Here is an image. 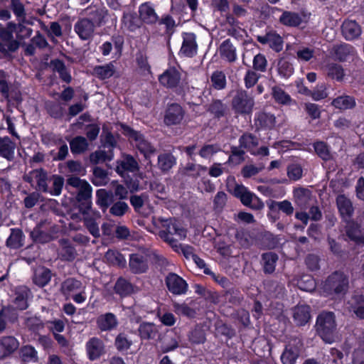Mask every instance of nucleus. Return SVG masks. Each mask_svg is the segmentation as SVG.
Masks as SVG:
<instances>
[{"mask_svg": "<svg viewBox=\"0 0 364 364\" xmlns=\"http://www.w3.org/2000/svg\"><path fill=\"white\" fill-rule=\"evenodd\" d=\"M153 223L159 237L178 252L180 247L178 240L186 238V230L173 219L154 218Z\"/></svg>", "mask_w": 364, "mask_h": 364, "instance_id": "nucleus-1", "label": "nucleus"}, {"mask_svg": "<svg viewBox=\"0 0 364 364\" xmlns=\"http://www.w3.org/2000/svg\"><path fill=\"white\" fill-rule=\"evenodd\" d=\"M316 331L322 340L328 343H332L336 338V328L334 314L331 312H323L316 319Z\"/></svg>", "mask_w": 364, "mask_h": 364, "instance_id": "nucleus-2", "label": "nucleus"}, {"mask_svg": "<svg viewBox=\"0 0 364 364\" xmlns=\"http://www.w3.org/2000/svg\"><path fill=\"white\" fill-rule=\"evenodd\" d=\"M138 168L137 161H120L116 167V171L124 179L127 188L132 192L139 188Z\"/></svg>", "mask_w": 364, "mask_h": 364, "instance_id": "nucleus-3", "label": "nucleus"}, {"mask_svg": "<svg viewBox=\"0 0 364 364\" xmlns=\"http://www.w3.org/2000/svg\"><path fill=\"white\" fill-rule=\"evenodd\" d=\"M86 286L75 278H68L60 285V292L66 299H72L77 304H82L87 299Z\"/></svg>", "mask_w": 364, "mask_h": 364, "instance_id": "nucleus-4", "label": "nucleus"}, {"mask_svg": "<svg viewBox=\"0 0 364 364\" xmlns=\"http://www.w3.org/2000/svg\"><path fill=\"white\" fill-rule=\"evenodd\" d=\"M20 46L17 39L14 38L12 31L5 28L0 29V60L12 58V53L16 52Z\"/></svg>", "mask_w": 364, "mask_h": 364, "instance_id": "nucleus-5", "label": "nucleus"}, {"mask_svg": "<svg viewBox=\"0 0 364 364\" xmlns=\"http://www.w3.org/2000/svg\"><path fill=\"white\" fill-rule=\"evenodd\" d=\"M348 284V281L345 274L341 272H334L323 283V292L327 295L343 293L346 290Z\"/></svg>", "mask_w": 364, "mask_h": 364, "instance_id": "nucleus-6", "label": "nucleus"}, {"mask_svg": "<svg viewBox=\"0 0 364 364\" xmlns=\"http://www.w3.org/2000/svg\"><path fill=\"white\" fill-rule=\"evenodd\" d=\"M255 101L245 90H238L232 99V109L235 114H249L252 112Z\"/></svg>", "mask_w": 364, "mask_h": 364, "instance_id": "nucleus-7", "label": "nucleus"}, {"mask_svg": "<svg viewBox=\"0 0 364 364\" xmlns=\"http://www.w3.org/2000/svg\"><path fill=\"white\" fill-rule=\"evenodd\" d=\"M240 148H244L255 156L264 157L269 155V149L267 146L258 148V139L250 133L243 134L239 139Z\"/></svg>", "mask_w": 364, "mask_h": 364, "instance_id": "nucleus-8", "label": "nucleus"}, {"mask_svg": "<svg viewBox=\"0 0 364 364\" xmlns=\"http://www.w3.org/2000/svg\"><path fill=\"white\" fill-rule=\"evenodd\" d=\"M233 193L237 198L240 199L242 203L246 206L257 210L262 209L264 207L262 201L243 185L236 184Z\"/></svg>", "mask_w": 364, "mask_h": 364, "instance_id": "nucleus-9", "label": "nucleus"}, {"mask_svg": "<svg viewBox=\"0 0 364 364\" xmlns=\"http://www.w3.org/2000/svg\"><path fill=\"white\" fill-rule=\"evenodd\" d=\"M68 185L77 188V200L79 201L84 200L86 207L89 209L90 208V199L92 195L90 185L87 181L75 176L70 177L68 179Z\"/></svg>", "mask_w": 364, "mask_h": 364, "instance_id": "nucleus-10", "label": "nucleus"}, {"mask_svg": "<svg viewBox=\"0 0 364 364\" xmlns=\"http://www.w3.org/2000/svg\"><path fill=\"white\" fill-rule=\"evenodd\" d=\"M155 257L154 254H132L129 258V267L136 274L143 273L148 269V263Z\"/></svg>", "mask_w": 364, "mask_h": 364, "instance_id": "nucleus-11", "label": "nucleus"}, {"mask_svg": "<svg viewBox=\"0 0 364 364\" xmlns=\"http://www.w3.org/2000/svg\"><path fill=\"white\" fill-rule=\"evenodd\" d=\"M301 343L299 339L291 340L281 355L282 364H295L299 357Z\"/></svg>", "mask_w": 364, "mask_h": 364, "instance_id": "nucleus-12", "label": "nucleus"}, {"mask_svg": "<svg viewBox=\"0 0 364 364\" xmlns=\"http://www.w3.org/2000/svg\"><path fill=\"white\" fill-rule=\"evenodd\" d=\"M127 134L130 139L134 141L136 147L146 159L151 156V154L155 151V149L141 134L127 128Z\"/></svg>", "mask_w": 364, "mask_h": 364, "instance_id": "nucleus-13", "label": "nucleus"}, {"mask_svg": "<svg viewBox=\"0 0 364 364\" xmlns=\"http://www.w3.org/2000/svg\"><path fill=\"white\" fill-rule=\"evenodd\" d=\"M95 26L88 18H79L74 25V31L82 41L91 39L95 33Z\"/></svg>", "mask_w": 364, "mask_h": 364, "instance_id": "nucleus-14", "label": "nucleus"}, {"mask_svg": "<svg viewBox=\"0 0 364 364\" xmlns=\"http://www.w3.org/2000/svg\"><path fill=\"white\" fill-rule=\"evenodd\" d=\"M182 39V45L178 54L187 58L194 57L198 52L196 34L193 33H183Z\"/></svg>", "mask_w": 364, "mask_h": 364, "instance_id": "nucleus-15", "label": "nucleus"}, {"mask_svg": "<svg viewBox=\"0 0 364 364\" xmlns=\"http://www.w3.org/2000/svg\"><path fill=\"white\" fill-rule=\"evenodd\" d=\"M165 282L168 291L173 294H184L188 290L186 282L175 273H169L166 276Z\"/></svg>", "mask_w": 364, "mask_h": 364, "instance_id": "nucleus-16", "label": "nucleus"}, {"mask_svg": "<svg viewBox=\"0 0 364 364\" xmlns=\"http://www.w3.org/2000/svg\"><path fill=\"white\" fill-rule=\"evenodd\" d=\"M85 14L97 26H101L107 21L108 10L102 5H91L85 9Z\"/></svg>", "mask_w": 364, "mask_h": 364, "instance_id": "nucleus-17", "label": "nucleus"}, {"mask_svg": "<svg viewBox=\"0 0 364 364\" xmlns=\"http://www.w3.org/2000/svg\"><path fill=\"white\" fill-rule=\"evenodd\" d=\"M85 349L88 359L92 361L99 359L105 353L103 341L96 337H92L87 341Z\"/></svg>", "mask_w": 364, "mask_h": 364, "instance_id": "nucleus-18", "label": "nucleus"}, {"mask_svg": "<svg viewBox=\"0 0 364 364\" xmlns=\"http://www.w3.org/2000/svg\"><path fill=\"white\" fill-rule=\"evenodd\" d=\"M185 112L182 107L176 103L170 105L164 117V122L167 125L178 124L183 119Z\"/></svg>", "mask_w": 364, "mask_h": 364, "instance_id": "nucleus-19", "label": "nucleus"}, {"mask_svg": "<svg viewBox=\"0 0 364 364\" xmlns=\"http://www.w3.org/2000/svg\"><path fill=\"white\" fill-rule=\"evenodd\" d=\"M160 83L168 88L178 86L181 80V73L176 68H169L159 77Z\"/></svg>", "mask_w": 364, "mask_h": 364, "instance_id": "nucleus-20", "label": "nucleus"}, {"mask_svg": "<svg viewBox=\"0 0 364 364\" xmlns=\"http://www.w3.org/2000/svg\"><path fill=\"white\" fill-rule=\"evenodd\" d=\"M257 40L262 44L269 45L277 52L282 50L283 47L282 38L274 31H270L263 36H258Z\"/></svg>", "mask_w": 364, "mask_h": 364, "instance_id": "nucleus-21", "label": "nucleus"}, {"mask_svg": "<svg viewBox=\"0 0 364 364\" xmlns=\"http://www.w3.org/2000/svg\"><path fill=\"white\" fill-rule=\"evenodd\" d=\"M341 32L343 36L347 41H353L358 38L361 33V27L353 20H345L341 26Z\"/></svg>", "mask_w": 364, "mask_h": 364, "instance_id": "nucleus-22", "label": "nucleus"}, {"mask_svg": "<svg viewBox=\"0 0 364 364\" xmlns=\"http://www.w3.org/2000/svg\"><path fill=\"white\" fill-rule=\"evenodd\" d=\"M139 14L141 22L146 24H154L159 21V16L150 2L141 4L139 7Z\"/></svg>", "mask_w": 364, "mask_h": 364, "instance_id": "nucleus-23", "label": "nucleus"}, {"mask_svg": "<svg viewBox=\"0 0 364 364\" xmlns=\"http://www.w3.org/2000/svg\"><path fill=\"white\" fill-rule=\"evenodd\" d=\"M122 27L130 32H134L139 29L142 22L135 12H124L122 19Z\"/></svg>", "mask_w": 364, "mask_h": 364, "instance_id": "nucleus-24", "label": "nucleus"}, {"mask_svg": "<svg viewBox=\"0 0 364 364\" xmlns=\"http://www.w3.org/2000/svg\"><path fill=\"white\" fill-rule=\"evenodd\" d=\"M19 343L13 336H5L0 340V357L5 358L13 353L18 348Z\"/></svg>", "mask_w": 364, "mask_h": 364, "instance_id": "nucleus-25", "label": "nucleus"}, {"mask_svg": "<svg viewBox=\"0 0 364 364\" xmlns=\"http://www.w3.org/2000/svg\"><path fill=\"white\" fill-rule=\"evenodd\" d=\"M117 319L112 313L102 314L97 318V327L102 331H112L117 327Z\"/></svg>", "mask_w": 364, "mask_h": 364, "instance_id": "nucleus-26", "label": "nucleus"}, {"mask_svg": "<svg viewBox=\"0 0 364 364\" xmlns=\"http://www.w3.org/2000/svg\"><path fill=\"white\" fill-rule=\"evenodd\" d=\"M331 105L339 110L353 109L356 106V102L353 97L343 95L333 99Z\"/></svg>", "mask_w": 364, "mask_h": 364, "instance_id": "nucleus-27", "label": "nucleus"}, {"mask_svg": "<svg viewBox=\"0 0 364 364\" xmlns=\"http://www.w3.org/2000/svg\"><path fill=\"white\" fill-rule=\"evenodd\" d=\"M219 51L221 58L229 63H233L237 58L236 48L230 39H227L221 43Z\"/></svg>", "mask_w": 364, "mask_h": 364, "instance_id": "nucleus-28", "label": "nucleus"}, {"mask_svg": "<svg viewBox=\"0 0 364 364\" xmlns=\"http://www.w3.org/2000/svg\"><path fill=\"white\" fill-rule=\"evenodd\" d=\"M293 318L298 326L305 325L310 319V308L306 305H298L293 309Z\"/></svg>", "mask_w": 364, "mask_h": 364, "instance_id": "nucleus-29", "label": "nucleus"}, {"mask_svg": "<svg viewBox=\"0 0 364 364\" xmlns=\"http://www.w3.org/2000/svg\"><path fill=\"white\" fill-rule=\"evenodd\" d=\"M324 69L328 77L338 82L343 81L346 72L341 65L336 63H329L326 65Z\"/></svg>", "mask_w": 364, "mask_h": 364, "instance_id": "nucleus-30", "label": "nucleus"}, {"mask_svg": "<svg viewBox=\"0 0 364 364\" xmlns=\"http://www.w3.org/2000/svg\"><path fill=\"white\" fill-rule=\"evenodd\" d=\"M29 290L25 287L16 289L13 301L14 307L16 309L24 310L28 307V296Z\"/></svg>", "mask_w": 364, "mask_h": 364, "instance_id": "nucleus-31", "label": "nucleus"}, {"mask_svg": "<svg viewBox=\"0 0 364 364\" xmlns=\"http://www.w3.org/2000/svg\"><path fill=\"white\" fill-rule=\"evenodd\" d=\"M276 118L269 113H258L255 119V124L257 129H272L275 126Z\"/></svg>", "mask_w": 364, "mask_h": 364, "instance_id": "nucleus-32", "label": "nucleus"}, {"mask_svg": "<svg viewBox=\"0 0 364 364\" xmlns=\"http://www.w3.org/2000/svg\"><path fill=\"white\" fill-rule=\"evenodd\" d=\"M337 206L343 219L348 220L353 213V208L350 200L343 195H339L336 198Z\"/></svg>", "mask_w": 364, "mask_h": 364, "instance_id": "nucleus-33", "label": "nucleus"}, {"mask_svg": "<svg viewBox=\"0 0 364 364\" xmlns=\"http://www.w3.org/2000/svg\"><path fill=\"white\" fill-rule=\"evenodd\" d=\"M50 68H52L54 72L58 73L60 78L67 83H70L72 80L71 75L66 68L65 63L59 60L54 59L50 63Z\"/></svg>", "mask_w": 364, "mask_h": 364, "instance_id": "nucleus-34", "label": "nucleus"}, {"mask_svg": "<svg viewBox=\"0 0 364 364\" xmlns=\"http://www.w3.org/2000/svg\"><path fill=\"white\" fill-rule=\"evenodd\" d=\"M279 22L289 27L299 26L302 22V18L296 12L285 11L279 17Z\"/></svg>", "mask_w": 364, "mask_h": 364, "instance_id": "nucleus-35", "label": "nucleus"}, {"mask_svg": "<svg viewBox=\"0 0 364 364\" xmlns=\"http://www.w3.org/2000/svg\"><path fill=\"white\" fill-rule=\"evenodd\" d=\"M347 308L350 311H353L355 315L364 318V297L362 295H356L348 302Z\"/></svg>", "mask_w": 364, "mask_h": 364, "instance_id": "nucleus-36", "label": "nucleus"}, {"mask_svg": "<svg viewBox=\"0 0 364 364\" xmlns=\"http://www.w3.org/2000/svg\"><path fill=\"white\" fill-rule=\"evenodd\" d=\"M139 333L141 338L150 340L156 338L159 331L154 323L144 322L140 324L139 327Z\"/></svg>", "mask_w": 364, "mask_h": 364, "instance_id": "nucleus-37", "label": "nucleus"}, {"mask_svg": "<svg viewBox=\"0 0 364 364\" xmlns=\"http://www.w3.org/2000/svg\"><path fill=\"white\" fill-rule=\"evenodd\" d=\"M355 53L354 47L347 43L338 46L334 49L336 58L339 61H346L349 57L354 55Z\"/></svg>", "mask_w": 364, "mask_h": 364, "instance_id": "nucleus-38", "label": "nucleus"}, {"mask_svg": "<svg viewBox=\"0 0 364 364\" xmlns=\"http://www.w3.org/2000/svg\"><path fill=\"white\" fill-rule=\"evenodd\" d=\"M180 336L171 332L167 334L162 341L161 350L163 353L172 351L178 347Z\"/></svg>", "mask_w": 364, "mask_h": 364, "instance_id": "nucleus-39", "label": "nucleus"}, {"mask_svg": "<svg viewBox=\"0 0 364 364\" xmlns=\"http://www.w3.org/2000/svg\"><path fill=\"white\" fill-rule=\"evenodd\" d=\"M114 62H110L104 65L95 66L94 68L95 75L101 80L111 77L115 73Z\"/></svg>", "mask_w": 364, "mask_h": 364, "instance_id": "nucleus-40", "label": "nucleus"}, {"mask_svg": "<svg viewBox=\"0 0 364 364\" xmlns=\"http://www.w3.org/2000/svg\"><path fill=\"white\" fill-rule=\"evenodd\" d=\"M9 7L16 16L17 21H26V11L25 5L21 0H10Z\"/></svg>", "mask_w": 364, "mask_h": 364, "instance_id": "nucleus-41", "label": "nucleus"}, {"mask_svg": "<svg viewBox=\"0 0 364 364\" xmlns=\"http://www.w3.org/2000/svg\"><path fill=\"white\" fill-rule=\"evenodd\" d=\"M14 149L15 144L10 138L0 137V157L9 159L14 154Z\"/></svg>", "mask_w": 364, "mask_h": 364, "instance_id": "nucleus-42", "label": "nucleus"}, {"mask_svg": "<svg viewBox=\"0 0 364 364\" xmlns=\"http://www.w3.org/2000/svg\"><path fill=\"white\" fill-rule=\"evenodd\" d=\"M100 217V213H95L94 218H91L86 213L84 217L85 225L90 234L95 237L100 236V229L98 223L96 222V219H99Z\"/></svg>", "mask_w": 364, "mask_h": 364, "instance_id": "nucleus-43", "label": "nucleus"}, {"mask_svg": "<svg viewBox=\"0 0 364 364\" xmlns=\"http://www.w3.org/2000/svg\"><path fill=\"white\" fill-rule=\"evenodd\" d=\"M70 146L73 154H81L88 147L87 139L84 136H75L70 141Z\"/></svg>", "mask_w": 364, "mask_h": 364, "instance_id": "nucleus-44", "label": "nucleus"}, {"mask_svg": "<svg viewBox=\"0 0 364 364\" xmlns=\"http://www.w3.org/2000/svg\"><path fill=\"white\" fill-rule=\"evenodd\" d=\"M117 294L121 296H127L134 291V287L124 279H119L114 286Z\"/></svg>", "mask_w": 364, "mask_h": 364, "instance_id": "nucleus-45", "label": "nucleus"}, {"mask_svg": "<svg viewBox=\"0 0 364 364\" xmlns=\"http://www.w3.org/2000/svg\"><path fill=\"white\" fill-rule=\"evenodd\" d=\"M208 112L214 115L215 117L220 118L224 117L228 112V107L220 100H213L209 106Z\"/></svg>", "mask_w": 364, "mask_h": 364, "instance_id": "nucleus-46", "label": "nucleus"}, {"mask_svg": "<svg viewBox=\"0 0 364 364\" xmlns=\"http://www.w3.org/2000/svg\"><path fill=\"white\" fill-rule=\"evenodd\" d=\"M51 273L48 269L41 268L36 271L33 281L39 287L46 286L50 280Z\"/></svg>", "mask_w": 364, "mask_h": 364, "instance_id": "nucleus-47", "label": "nucleus"}, {"mask_svg": "<svg viewBox=\"0 0 364 364\" xmlns=\"http://www.w3.org/2000/svg\"><path fill=\"white\" fill-rule=\"evenodd\" d=\"M272 94L275 101L279 104L288 105L292 102L290 95L279 87H273Z\"/></svg>", "mask_w": 364, "mask_h": 364, "instance_id": "nucleus-48", "label": "nucleus"}, {"mask_svg": "<svg viewBox=\"0 0 364 364\" xmlns=\"http://www.w3.org/2000/svg\"><path fill=\"white\" fill-rule=\"evenodd\" d=\"M6 245L10 248L18 249L23 245V233L18 229L11 230L10 236L6 240Z\"/></svg>", "mask_w": 364, "mask_h": 364, "instance_id": "nucleus-49", "label": "nucleus"}, {"mask_svg": "<svg viewBox=\"0 0 364 364\" xmlns=\"http://www.w3.org/2000/svg\"><path fill=\"white\" fill-rule=\"evenodd\" d=\"M32 177L36 180L40 191L43 192L48 191L47 176L44 171L41 169L33 171L32 172Z\"/></svg>", "mask_w": 364, "mask_h": 364, "instance_id": "nucleus-50", "label": "nucleus"}, {"mask_svg": "<svg viewBox=\"0 0 364 364\" xmlns=\"http://www.w3.org/2000/svg\"><path fill=\"white\" fill-rule=\"evenodd\" d=\"M213 87L216 90H223L226 86V77L223 72L216 70L210 77Z\"/></svg>", "mask_w": 364, "mask_h": 364, "instance_id": "nucleus-51", "label": "nucleus"}, {"mask_svg": "<svg viewBox=\"0 0 364 364\" xmlns=\"http://www.w3.org/2000/svg\"><path fill=\"white\" fill-rule=\"evenodd\" d=\"M347 235L358 245L364 246V237L361 235L358 227L354 224L350 225L346 230Z\"/></svg>", "mask_w": 364, "mask_h": 364, "instance_id": "nucleus-52", "label": "nucleus"}, {"mask_svg": "<svg viewBox=\"0 0 364 364\" xmlns=\"http://www.w3.org/2000/svg\"><path fill=\"white\" fill-rule=\"evenodd\" d=\"M264 269L267 273H272L274 271L277 256L273 252L263 254Z\"/></svg>", "mask_w": 364, "mask_h": 364, "instance_id": "nucleus-53", "label": "nucleus"}, {"mask_svg": "<svg viewBox=\"0 0 364 364\" xmlns=\"http://www.w3.org/2000/svg\"><path fill=\"white\" fill-rule=\"evenodd\" d=\"M49 181L52 182V187H48V193L53 196H59L61 193V191L64 184V179L60 176L54 175Z\"/></svg>", "mask_w": 364, "mask_h": 364, "instance_id": "nucleus-54", "label": "nucleus"}, {"mask_svg": "<svg viewBox=\"0 0 364 364\" xmlns=\"http://www.w3.org/2000/svg\"><path fill=\"white\" fill-rule=\"evenodd\" d=\"M343 354L341 351L331 348L329 354L324 356L325 364H343Z\"/></svg>", "mask_w": 364, "mask_h": 364, "instance_id": "nucleus-55", "label": "nucleus"}, {"mask_svg": "<svg viewBox=\"0 0 364 364\" xmlns=\"http://www.w3.org/2000/svg\"><path fill=\"white\" fill-rule=\"evenodd\" d=\"M103 146L105 151L107 152L105 157L107 159H111L114 156L110 152L117 147V139L112 133L109 132L106 134Z\"/></svg>", "mask_w": 364, "mask_h": 364, "instance_id": "nucleus-56", "label": "nucleus"}, {"mask_svg": "<svg viewBox=\"0 0 364 364\" xmlns=\"http://www.w3.org/2000/svg\"><path fill=\"white\" fill-rule=\"evenodd\" d=\"M297 285L303 291H312L316 288V282L311 277L306 275L298 280Z\"/></svg>", "mask_w": 364, "mask_h": 364, "instance_id": "nucleus-57", "label": "nucleus"}, {"mask_svg": "<svg viewBox=\"0 0 364 364\" xmlns=\"http://www.w3.org/2000/svg\"><path fill=\"white\" fill-rule=\"evenodd\" d=\"M277 70L279 75L284 78H288L294 73L292 65L286 60L279 61Z\"/></svg>", "mask_w": 364, "mask_h": 364, "instance_id": "nucleus-58", "label": "nucleus"}, {"mask_svg": "<svg viewBox=\"0 0 364 364\" xmlns=\"http://www.w3.org/2000/svg\"><path fill=\"white\" fill-rule=\"evenodd\" d=\"M105 258L114 264H124L126 262L123 255L117 250H109L105 254Z\"/></svg>", "mask_w": 364, "mask_h": 364, "instance_id": "nucleus-59", "label": "nucleus"}, {"mask_svg": "<svg viewBox=\"0 0 364 364\" xmlns=\"http://www.w3.org/2000/svg\"><path fill=\"white\" fill-rule=\"evenodd\" d=\"M18 21V26L16 31V36L18 40H23L28 38L33 33L32 28L27 27L24 25L26 21Z\"/></svg>", "mask_w": 364, "mask_h": 364, "instance_id": "nucleus-60", "label": "nucleus"}, {"mask_svg": "<svg viewBox=\"0 0 364 364\" xmlns=\"http://www.w3.org/2000/svg\"><path fill=\"white\" fill-rule=\"evenodd\" d=\"M93 183L97 186H102L107 182V173L100 167H95L93 169Z\"/></svg>", "mask_w": 364, "mask_h": 364, "instance_id": "nucleus-61", "label": "nucleus"}, {"mask_svg": "<svg viewBox=\"0 0 364 364\" xmlns=\"http://www.w3.org/2000/svg\"><path fill=\"white\" fill-rule=\"evenodd\" d=\"M253 68L256 71L265 72L267 66V60L263 54L258 53L253 58Z\"/></svg>", "mask_w": 364, "mask_h": 364, "instance_id": "nucleus-62", "label": "nucleus"}, {"mask_svg": "<svg viewBox=\"0 0 364 364\" xmlns=\"http://www.w3.org/2000/svg\"><path fill=\"white\" fill-rule=\"evenodd\" d=\"M304 108L307 114L312 119H317L321 117V110L319 105L315 103L306 102L304 103Z\"/></svg>", "mask_w": 364, "mask_h": 364, "instance_id": "nucleus-63", "label": "nucleus"}, {"mask_svg": "<svg viewBox=\"0 0 364 364\" xmlns=\"http://www.w3.org/2000/svg\"><path fill=\"white\" fill-rule=\"evenodd\" d=\"M316 154L322 159H327L330 156V151L328 145L323 141H316L314 144Z\"/></svg>", "mask_w": 364, "mask_h": 364, "instance_id": "nucleus-64", "label": "nucleus"}]
</instances>
